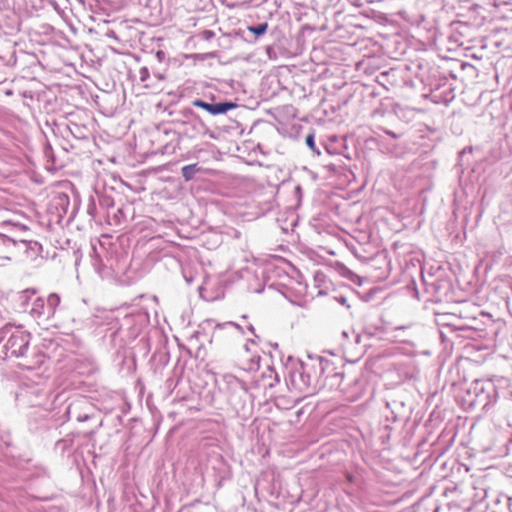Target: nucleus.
<instances>
[{
	"mask_svg": "<svg viewBox=\"0 0 512 512\" xmlns=\"http://www.w3.org/2000/svg\"><path fill=\"white\" fill-rule=\"evenodd\" d=\"M30 339V333L20 328H14L4 346L7 355L22 358L23 361L20 365L28 370L39 368L45 359V355L37 350L32 351L29 355Z\"/></svg>",
	"mask_w": 512,
	"mask_h": 512,
	"instance_id": "1",
	"label": "nucleus"
},
{
	"mask_svg": "<svg viewBox=\"0 0 512 512\" xmlns=\"http://www.w3.org/2000/svg\"><path fill=\"white\" fill-rule=\"evenodd\" d=\"M288 384L291 390L312 394L318 388V375L314 367L299 362L289 372Z\"/></svg>",
	"mask_w": 512,
	"mask_h": 512,
	"instance_id": "2",
	"label": "nucleus"
},
{
	"mask_svg": "<svg viewBox=\"0 0 512 512\" xmlns=\"http://www.w3.org/2000/svg\"><path fill=\"white\" fill-rule=\"evenodd\" d=\"M59 304L60 296L56 293L49 294L46 300L37 297L33 300L29 313L38 323L47 322L55 315Z\"/></svg>",
	"mask_w": 512,
	"mask_h": 512,
	"instance_id": "3",
	"label": "nucleus"
},
{
	"mask_svg": "<svg viewBox=\"0 0 512 512\" xmlns=\"http://www.w3.org/2000/svg\"><path fill=\"white\" fill-rule=\"evenodd\" d=\"M29 245L30 243L27 241H17L3 233H0V267L4 266L6 262L12 260V257L20 246H24L27 249Z\"/></svg>",
	"mask_w": 512,
	"mask_h": 512,
	"instance_id": "4",
	"label": "nucleus"
},
{
	"mask_svg": "<svg viewBox=\"0 0 512 512\" xmlns=\"http://www.w3.org/2000/svg\"><path fill=\"white\" fill-rule=\"evenodd\" d=\"M192 106L201 108L207 111L209 114L213 116L226 114L228 111L235 109L238 105L235 102H218V103H209L202 99H195L192 101Z\"/></svg>",
	"mask_w": 512,
	"mask_h": 512,
	"instance_id": "5",
	"label": "nucleus"
},
{
	"mask_svg": "<svg viewBox=\"0 0 512 512\" xmlns=\"http://www.w3.org/2000/svg\"><path fill=\"white\" fill-rule=\"evenodd\" d=\"M200 171L201 168L198 166L197 163L183 166L181 169L182 176L185 179V181H191L195 177L196 173Z\"/></svg>",
	"mask_w": 512,
	"mask_h": 512,
	"instance_id": "6",
	"label": "nucleus"
},
{
	"mask_svg": "<svg viewBox=\"0 0 512 512\" xmlns=\"http://www.w3.org/2000/svg\"><path fill=\"white\" fill-rule=\"evenodd\" d=\"M225 329H234V330L238 331L239 334H241V335L244 334V330H243V328L239 324H237L235 322H232V321H228V322L216 324L215 330H214V335L218 331L225 330Z\"/></svg>",
	"mask_w": 512,
	"mask_h": 512,
	"instance_id": "7",
	"label": "nucleus"
},
{
	"mask_svg": "<svg viewBox=\"0 0 512 512\" xmlns=\"http://www.w3.org/2000/svg\"><path fill=\"white\" fill-rule=\"evenodd\" d=\"M267 28H268V24L267 23H261V24H259L257 26H251L248 29H249L250 32H252L256 36H261V35H263L267 31Z\"/></svg>",
	"mask_w": 512,
	"mask_h": 512,
	"instance_id": "8",
	"label": "nucleus"
},
{
	"mask_svg": "<svg viewBox=\"0 0 512 512\" xmlns=\"http://www.w3.org/2000/svg\"><path fill=\"white\" fill-rule=\"evenodd\" d=\"M306 145L314 152H316V145H315V140H314V134H308L306 136ZM320 152L317 151V154H319Z\"/></svg>",
	"mask_w": 512,
	"mask_h": 512,
	"instance_id": "9",
	"label": "nucleus"
},
{
	"mask_svg": "<svg viewBox=\"0 0 512 512\" xmlns=\"http://www.w3.org/2000/svg\"><path fill=\"white\" fill-rule=\"evenodd\" d=\"M150 77V73L147 67H141L139 70V79L141 82H146Z\"/></svg>",
	"mask_w": 512,
	"mask_h": 512,
	"instance_id": "10",
	"label": "nucleus"
},
{
	"mask_svg": "<svg viewBox=\"0 0 512 512\" xmlns=\"http://www.w3.org/2000/svg\"><path fill=\"white\" fill-rule=\"evenodd\" d=\"M35 294V291L34 290H30V289H26L22 292L21 294V299H22V303L23 304H27L28 303V300L30 299V297L32 295Z\"/></svg>",
	"mask_w": 512,
	"mask_h": 512,
	"instance_id": "11",
	"label": "nucleus"
},
{
	"mask_svg": "<svg viewBox=\"0 0 512 512\" xmlns=\"http://www.w3.org/2000/svg\"><path fill=\"white\" fill-rule=\"evenodd\" d=\"M93 252H94V254H96V249H95V247H93ZM100 262H101V261H100V259L98 258V256H97V255H95V258H93V266L95 267V269H96L99 273H101V264H100Z\"/></svg>",
	"mask_w": 512,
	"mask_h": 512,
	"instance_id": "12",
	"label": "nucleus"
},
{
	"mask_svg": "<svg viewBox=\"0 0 512 512\" xmlns=\"http://www.w3.org/2000/svg\"><path fill=\"white\" fill-rule=\"evenodd\" d=\"M224 379L228 384H234L239 382L238 379L232 375H225Z\"/></svg>",
	"mask_w": 512,
	"mask_h": 512,
	"instance_id": "13",
	"label": "nucleus"
},
{
	"mask_svg": "<svg viewBox=\"0 0 512 512\" xmlns=\"http://www.w3.org/2000/svg\"><path fill=\"white\" fill-rule=\"evenodd\" d=\"M12 328H13V326H12V325H8V324H7V325H5V327H4V328H2V329L0 330V341L3 339V336H4V334L6 333V331L11 330Z\"/></svg>",
	"mask_w": 512,
	"mask_h": 512,
	"instance_id": "14",
	"label": "nucleus"
},
{
	"mask_svg": "<svg viewBox=\"0 0 512 512\" xmlns=\"http://www.w3.org/2000/svg\"><path fill=\"white\" fill-rule=\"evenodd\" d=\"M156 58L159 62H162L165 58V53L161 50L157 51Z\"/></svg>",
	"mask_w": 512,
	"mask_h": 512,
	"instance_id": "15",
	"label": "nucleus"
},
{
	"mask_svg": "<svg viewBox=\"0 0 512 512\" xmlns=\"http://www.w3.org/2000/svg\"><path fill=\"white\" fill-rule=\"evenodd\" d=\"M88 419H89V415H87V414L79 415V416L77 417V420H78L79 422H84V421H86V420H88Z\"/></svg>",
	"mask_w": 512,
	"mask_h": 512,
	"instance_id": "16",
	"label": "nucleus"
},
{
	"mask_svg": "<svg viewBox=\"0 0 512 512\" xmlns=\"http://www.w3.org/2000/svg\"><path fill=\"white\" fill-rule=\"evenodd\" d=\"M252 5L258 6L261 3L265 2L266 0H248Z\"/></svg>",
	"mask_w": 512,
	"mask_h": 512,
	"instance_id": "17",
	"label": "nucleus"
},
{
	"mask_svg": "<svg viewBox=\"0 0 512 512\" xmlns=\"http://www.w3.org/2000/svg\"><path fill=\"white\" fill-rule=\"evenodd\" d=\"M247 328H248V330H249L251 333H253V334L255 333V329H254V327H253V325H252V324H249Z\"/></svg>",
	"mask_w": 512,
	"mask_h": 512,
	"instance_id": "18",
	"label": "nucleus"
},
{
	"mask_svg": "<svg viewBox=\"0 0 512 512\" xmlns=\"http://www.w3.org/2000/svg\"><path fill=\"white\" fill-rule=\"evenodd\" d=\"M271 373L275 374V383H279V376L277 373L274 372V370H270Z\"/></svg>",
	"mask_w": 512,
	"mask_h": 512,
	"instance_id": "19",
	"label": "nucleus"
},
{
	"mask_svg": "<svg viewBox=\"0 0 512 512\" xmlns=\"http://www.w3.org/2000/svg\"><path fill=\"white\" fill-rule=\"evenodd\" d=\"M3 321V315H2V312L0 311V323Z\"/></svg>",
	"mask_w": 512,
	"mask_h": 512,
	"instance_id": "20",
	"label": "nucleus"
},
{
	"mask_svg": "<svg viewBox=\"0 0 512 512\" xmlns=\"http://www.w3.org/2000/svg\"><path fill=\"white\" fill-rule=\"evenodd\" d=\"M245 349L248 351L249 350V346L248 344L245 345Z\"/></svg>",
	"mask_w": 512,
	"mask_h": 512,
	"instance_id": "21",
	"label": "nucleus"
},
{
	"mask_svg": "<svg viewBox=\"0 0 512 512\" xmlns=\"http://www.w3.org/2000/svg\"><path fill=\"white\" fill-rule=\"evenodd\" d=\"M275 383H269V387H273Z\"/></svg>",
	"mask_w": 512,
	"mask_h": 512,
	"instance_id": "22",
	"label": "nucleus"
}]
</instances>
